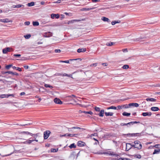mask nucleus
<instances>
[{
    "instance_id": "f257e3e1",
    "label": "nucleus",
    "mask_w": 160,
    "mask_h": 160,
    "mask_svg": "<svg viewBox=\"0 0 160 160\" xmlns=\"http://www.w3.org/2000/svg\"><path fill=\"white\" fill-rule=\"evenodd\" d=\"M95 154H104L109 155L112 156H115V158H113V160H131L130 159L126 158L120 157V154L117 153L116 152L108 151L107 152H102L100 151L95 153Z\"/></svg>"
},
{
    "instance_id": "f03ea898",
    "label": "nucleus",
    "mask_w": 160,
    "mask_h": 160,
    "mask_svg": "<svg viewBox=\"0 0 160 160\" xmlns=\"http://www.w3.org/2000/svg\"><path fill=\"white\" fill-rule=\"evenodd\" d=\"M133 146L134 148H136L137 149L140 150L142 148V145L141 142L138 140H135L133 142Z\"/></svg>"
},
{
    "instance_id": "7ed1b4c3",
    "label": "nucleus",
    "mask_w": 160,
    "mask_h": 160,
    "mask_svg": "<svg viewBox=\"0 0 160 160\" xmlns=\"http://www.w3.org/2000/svg\"><path fill=\"white\" fill-rule=\"evenodd\" d=\"M67 129L68 131L71 133H72V134H74V133L77 132L76 131H74V129H83V128H81L77 127H73L71 128H68Z\"/></svg>"
},
{
    "instance_id": "20e7f679",
    "label": "nucleus",
    "mask_w": 160,
    "mask_h": 160,
    "mask_svg": "<svg viewBox=\"0 0 160 160\" xmlns=\"http://www.w3.org/2000/svg\"><path fill=\"white\" fill-rule=\"evenodd\" d=\"M143 132H142L141 133H128L124 134L127 136L135 137V136H141L143 135Z\"/></svg>"
},
{
    "instance_id": "39448f33",
    "label": "nucleus",
    "mask_w": 160,
    "mask_h": 160,
    "mask_svg": "<svg viewBox=\"0 0 160 160\" xmlns=\"http://www.w3.org/2000/svg\"><path fill=\"white\" fill-rule=\"evenodd\" d=\"M51 132L49 130H46L44 132L43 138L44 139H47L49 137Z\"/></svg>"
},
{
    "instance_id": "423d86ee",
    "label": "nucleus",
    "mask_w": 160,
    "mask_h": 160,
    "mask_svg": "<svg viewBox=\"0 0 160 160\" xmlns=\"http://www.w3.org/2000/svg\"><path fill=\"white\" fill-rule=\"evenodd\" d=\"M76 96L74 95H71L68 96H67L65 99V100H70L72 101L73 100L74 102H76L75 101V100L73 99V98H76Z\"/></svg>"
},
{
    "instance_id": "0eeeda50",
    "label": "nucleus",
    "mask_w": 160,
    "mask_h": 160,
    "mask_svg": "<svg viewBox=\"0 0 160 160\" xmlns=\"http://www.w3.org/2000/svg\"><path fill=\"white\" fill-rule=\"evenodd\" d=\"M126 105L128 106V107H125V108H128L129 107H130L131 106H133L135 107H138L139 106V104L137 103H130L128 104H126Z\"/></svg>"
},
{
    "instance_id": "6e6552de",
    "label": "nucleus",
    "mask_w": 160,
    "mask_h": 160,
    "mask_svg": "<svg viewBox=\"0 0 160 160\" xmlns=\"http://www.w3.org/2000/svg\"><path fill=\"white\" fill-rule=\"evenodd\" d=\"M78 135V134H72V133H66L65 134L63 135H62V136L61 135V137H63V136H69V137H77Z\"/></svg>"
},
{
    "instance_id": "1a4fd4ad",
    "label": "nucleus",
    "mask_w": 160,
    "mask_h": 160,
    "mask_svg": "<svg viewBox=\"0 0 160 160\" xmlns=\"http://www.w3.org/2000/svg\"><path fill=\"white\" fill-rule=\"evenodd\" d=\"M133 147V143H127L126 144V151H129L132 147Z\"/></svg>"
},
{
    "instance_id": "9d476101",
    "label": "nucleus",
    "mask_w": 160,
    "mask_h": 160,
    "mask_svg": "<svg viewBox=\"0 0 160 160\" xmlns=\"http://www.w3.org/2000/svg\"><path fill=\"white\" fill-rule=\"evenodd\" d=\"M12 49V48L10 47L2 49V52L4 54H6L7 52H10Z\"/></svg>"
},
{
    "instance_id": "9b49d317",
    "label": "nucleus",
    "mask_w": 160,
    "mask_h": 160,
    "mask_svg": "<svg viewBox=\"0 0 160 160\" xmlns=\"http://www.w3.org/2000/svg\"><path fill=\"white\" fill-rule=\"evenodd\" d=\"M113 136L110 133H107L103 135V138L106 139H109Z\"/></svg>"
},
{
    "instance_id": "f8f14e48",
    "label": "nucleus",
    "mask_w": 160,
    "mask_h": 160,
    "mask_svg": "<svg viewBox=\"0 0 160 160\" xmlns=\"http://www.w3.org/2000/svg\"><path fill=\"white\" fill-rule=\"evenodd\" d=\"M132 124L131 122H129L127 123H121L120 124V125L121 126H126L127 127H129L131 126L132 125Z\"/></svg>"
},
{
    "instance_id": "ddd939ff",
    "label": "nucleus",
    "mask_w": 160,
    "mask_h": 160,
    "mask_svg": "<svg viewBox=\"0 0 160 160\" xmlns=\"http://www.w3.org/2000/svg\"><path fill=\"white\" fill-rule=\"evenodd\" d=\"M60 17L59 14L52 13L51 15V18L52 19H54L55 18L57 19L58 18Z\"/></svg>"
},
{
    "instance_id": "4468645a",
    "label": "nucleus",
    "mask_w": 160,
    "mask_h": 160,
    "mask_svg": "<svg viewBox=\"0 0 160 160\" xmlns=\"http://www.w3.org/2000/svg\"><path fill=\"white\" fill-rule=\"evenodd\" d=\"M77 145L79 147H83L85 146L86 144L84 142L79 141L78 142Z\"/></svg>"
},
{
    "instance_id": "2eb2a0df",
    "label": "nucleus",
    "mask_w": 160,
    "mask_h": 160,
    "mask_svg": "<svg viewBox=\"0 0 160 160\" xmlns=\"http://www.w3.org/2000/svg\"><path fill=\"white\" fill-rule=\"evenodd\" d=\"M0 21L2 22H4V23L12 22V20H9L8 18H5V19H1Z\"/></svg>"
},
{
    "instance_id": "dca6fc26",
    "label": "nucleus",
    "mask_w": 160,
    "mask_h": 160,
    "mask_svg": "<svg viewBox=\"0 0 160 160\" xmlns=\"http://www.w3.org/2000/svg\"><path fill=\"white\" fill-rule=\"evenodd\" d=\"M7 73L9 74H11L12 76H18L19 75V74L16 72H13L11 71H8Z\"/></svg>"
},
{
    "instance_id": "f3484780",
    "label": "nucleus",
    "mask_w": 160,
    "mask_h": 160,
    "mask_svg": "<svg viewBox=\"0 0 160 160\" xmlns=\"http://www.w3.org/2000/svg\"><path fill=\"white\" fill-rule=\"evenodd\" d=\"M96 8L95 7H93L92 8H83L82 9V11H89L91 10H92L95 9Z\"/></svg>"
},
{
    "instance_id": "a211bd4d",
    "label": "nucleus",
    "mask_w": 160,
    "mask_h": 160,
    "mask_svg": "<svg viewBox=\"0 0 160 160\" xmlns=\"http://www.w3.org/2000/svg\"><path fill=\"white\" fill-rule=\"evenodd\" d=\"M142 115L144 116H151L152 115V113L151 112H143L142 113Z\"/></svg>"
},
{
    "instance_id": "6ab92c4d",
    "label": "nucleus",
    "mask_w": 160,
    "mask_h": 160,
    "mask_svg": "<svg viewBox=\"0 0 160 160\" xmlns=\"http://www.w3.org/2000/svg\"><path fill=\"white\" fill-rule=\"evenodd\" d=\"M86 49L84 48H79L77 50V52L78 53H80L81 52H84L86 51Z\"/></svg>"
},
{
    "instance_id": "aec40b11",
    "label": "nucleus",
    "mask_w": 160,
    "mask_h": 160,
    "mask_svg": "<svg viewBox=\"0 0 160 160\" xmlns=\"http://www.w3.org/2000/svg\"><path fill=\"white\" fill-rule=\"evenodd\" d=\"M102 20L104 22H110V20L108 18L105 17H102Z\"/></svg>"
},
{
    "instance_id": "412c9836",
    "label": "nucleus",
    "mask_w": 160,
    "mask_h": 160,
    "mask_svg": "<svg viewBox=\"0 0 160 160\" xmlns=\"http://www.w3.org/2000/svg\"><path fill=\"white\" fill-rule=\"evenodd\" d=\"M151 109L152 111H157L159 110V108L158 107H151Z\"/></svg>"
},
{
    "instance_id": "4be33fe9",
    "label": "nucleus",
    "mask_w": 160,
    "mask_h": 160,
    "mask_svg": "<svg viewBox=\"0 0 160 160\" xmlns=\"http://www.w3.org/2000/svg\"><path fill=\"white\" fill-rule=\"evenodd\" d=\"M104 111L103 109H102L100 111V113L98 114L99 116L102 117L104 116Z\"/></svg>"
},
{
    "instance_id": "5701e85b",
    "label": "nucleus",
    "mask_w": 160,
    "mask_h": 160,
    "mask_svg": "<svg viewBox=\"0 0 160 160\" xmlns=\"http://www.w3.org/2000/svg\"><path fill=\"white\" fill-rule=\"evenodd\" d=\"M146 100L147 101L151 102H155L156 101V99H155L152 98H148L146 99Z\"/></svg>"
},
{
    "instance_id": "b1692460",
    "label": "nucleus",
    "mask_w": 160,
    "mask_h": 160,
    "mask_svg": "<svg viewBox=\"0 0 160 160\" xmlns=\"http://www.w3.org/2000/svg\"><path fill=\"white\" fill-rule=\"evenodd\" d=\"M12 68L14 70H16L19 72H21L22 71V69L18 67H16L15 66H13Z\"/></svg>"
},
{
    "instance_id": "393cba45",
    "label": "nucleus",
    "mask_w": 160,
    "mask_h": 160,
    "mask_svg": "<svg viewBox=\"0 0 160 160\" xmlns=\"http://www.w3.org/2000/svg\"><path fill=\"white\" fill-rule=\"evenodd\" d=\"M54 102L57 104H60V99L57 98H55L54 99Z\"/></svg>"
},
{
    "instance_id": "a878e982",
    "label": "nucleus",
    "mask_w": 160,
    "mask_h": 160,
    "mask_svg": "<svg viewBox=\"0 0 160 160\" xmlns=\"http://www.w3.org/2000/svg\"><path fill=\"white\" fill-rule=\"evenodd\" d=\"M130 114H131V113H130L127 112H123L122 113V115L123 116H127V117L129 116L130 115Z\"/></svg>"
},
{
    "instance_id": "bb28decb",
    "label": "nucleus",
    "mask_w": 160,
    "mask_h": 160,
    "mask_svg": "<svg viewBox=\"0 0 160 160\" xmlns=\"http://www.w3.org/2000/svg\"><path fill=\"white\" fill-rule=\"evenodd\" d=\"M22 134H27V135H30L32 136H33V134L31 133L30 132H28L24 131V132H22Z\"/></svg>"
},
{
    "instance_id": "cd10ccee",
    "label": "nucleus",
    "mask_w": 160,
    "mask_h": 160,
    "mask_svg": "<svg viewBox=\"0 0 160 160\" xmlns=\"http://www.w3.org/2000/svg\"><path fill=\"white\" fill-rule=\"evenodd\" d=\"M69 147L70 149L75 148L76 147V145H75V143H73L71 144L70 145H69Z\"/></svg>"
},
{
    "instance_id": "c85d7f7f",
    "label": "nucleus",
    "mask_w": 160,
    "mask_h": 160,
    "mask_svg": "<svg viewBox=\"0 0 160 160\" xmlns=\"http://www.w3.org/2000/svg\"><path fill=\"white\" fill-rule=\"evenodd\" d=\"M34 141V140H27L24 142V143L25 144H31L32 142H33Z\"/></svg>"
},
{
    "instance_id": "c756f323",
    "label": "nucleus",
    "mask_w": 160,
    "mask_h": 160,
    "mask_svg": "<svg viewBox=\"0 0 160 160\" xmlns=\"http://www.w3.org/2000/svg\"><path fill=\"white\" fill-rule=\"evenodd\" d=\"M120 22H121V21L120 20L114 21L112 22L111 24L112 25H114L116 23H120Z\"/></svg>"
},
{
    "instance_id": "7c9ffc66",
    "label": "nucleus",
    "mask_w": 160,
    "mask_h": 160,
    "mask_svg": "<svg viewBox=\"0 0 160 160\" xmlns=\"http://www.w3.org/2000/svg\"><path fill=\"white\" fill-rule=\"evenodd\" d=\"M75 20H71L68 21L67 22H65V23H62V24L65 23V24H70L71 23H74L75 22Z\"/></svg>"
},
{
    "instance_id": "2f4dec72",
    "label": "nucleus",
    "mask_w": 160,
    "mask_h": 160,
    "mask_svg": "<svg viewBox=\"0 0 160 160\" xmlns=\"http://www.w3.org/2000/svg\"><path fill=\"white\" fill-rule=\"evenodd\" d=\"M35 3L33 2H31L27 4V6L28 7L33 6L34 5Z\"/></svg>"
},
{
    "instance_id": "473e14b6",
    "label": "nucleus",
    "mask_w": 160,
    "mask_h": 160,
    "mask_svg": "<svg viewBox=\"0 0 160 160\" xmlns=\"http://www.w3.org/2000/svg\"><path fill=\"white\" fill-rule=\"evenodd\" d=\"M105 114L106 116H112L113 115V113L111 112H105Z\"/></svg>"
},
{
    "instance_id": "72a5a7b5",
    "label": "nucleus",
    "mask_w": 160,
    "mask_h": 160,
    "mask_svg": "<svg viewBox=\"0 0 160 160\" xmlns=\"http://www.w3.org/2000/svg\"><path fill=\"white\" fill-rule=\"evenodd\" d=\"M32 24L34 26H38L39 25V23L38 21H33Z\"/></svg>"
},
{
    "instance_id": "f704fd0d",
    "label": "nucleus",
    "mask_w": 160,
    "mask_h": 160,
    "mask_svg": "<svg viewBox=\"0 0 160 160\" xmlns=\"http://www.w3.org/2000/svg\"><path fill=\"white\" fill-rule=\"evenodd\" d=\"M81 112L84 113L85 114H89L90 115H92L93 114L92 112L91 111H88V112L85 111H82V112Z\"/></svg>"
},
{
    "instance_id": "c9c22d12",
    "label": "nucleus",
    "mask_w": 160,
    "mask_h": 160,
    "mask_svg": "<svg viewBox=\"0 0 160 160\" xmlns=\"http://www.w3.org/2000/svg\"><path fill=\"white\" fill-rule=\"evenodd\" d=\"M160 152V149H158V150H157L156 149H155L154 152L153 153V154H158Z\"/></svg>"
},
{
    "instance_id": "e433bc0d",
    "label": "nucleus",
    "mask_w": 160,
    "mask_h": 160,
    "mask_svg": "<svg viewBox=\"0 0 160 160\" xmlns=\"http://www.w3.org/2000/svg\"><path fill=\"white\" fill-rule=\"evenodd\" d=\"M107 109H116L117 107H115L114 106H112L110 107H108Z\"/></svg>"
},
{
    "instance_id": "4c0bfd02",
    "label": "nucleus",
    "mask_w": 160,
    "mask_h": 160,
    "mask_svg": "<svg viewBox=\"0 0 160 160\" xmlns=\"http://www.w3.org/2000/svg\"><path fill=\"white\" fill-rule=\"evenodd\" d=\"M122 68L127 69L129 68V66L128 65H125L122 67Z\"/></svg>"
},
{
    "instance_id": "58836bf2",
    "label": "nucleus",
    "mask_w": 160,
    "mask_h": 160,
    "mask_svg": "<svg viewBox=\"0 0 160 160\" xmlns=\"http://www.w3.org/2000/svg\"><path fill=\"white\" fill-rule=\"evenodd\" d=\"M31 37V35L30 34H28L26 35H24V37L27 39Z\"/></svg>"
},
{
    "instance_id": "ea45409f",
    "label": "nucleus",
    "mask_w": 160,
    "mask_h": 160,
    "mask_svg": "<svg viewBox=\"0 0 160 160\" xmlns=\"http://www.w3.org/2000/svg\"><path fill=\"white\" fill-rule=\"evenodd\" d=\"M13 66L12 64H9L7 65H6L5 67V68L6 69L8 70L10 68L12 67Z\"/></svg>"
},
{
    "instance_id": "a19ab883",
    "label": "nucleus",
    "mask_w": 160,
    "mask_h": 160,
    "mask_svg": "<svg viewBox=\"0 0 160 160\" xmlns=\"http://www.w3.org/2000/svg\"><path fill=\"white\" fill-rule=\"evenodd\" d=\"M58 149L52 148L51 149V152H55L58 151Z\"/></svg>"
},
{
    "instance_id": "79ce46f5",
    "label": "nucleus",
    "mask_w": 160,
    "mask_h": 160,
    "mask_svg": "<svg viewBox=\"0 0 160 160\" xmlns=\"http://www.w3.org/2000/svg\"><path fill=\"white\" fill-rule=\"evenodd\" d=\"M44 86L46 88H52L53 87L49 84H45Z\"/></svg>"
},
{
    "instance_id": "37998d69",
    "label": "nucleus",
    "mask_w": 160,
    "mask_h": 160,
    "mask_svg": "<svg viewBox=\"0 0 160 160\" xmlns=\"http://www.w3.org/2000/svg\"><path fill=\"white\" fill-rule=\"evenodd\" d=\"M134 157L138 159H140L141 158V156L140 154L135 155Z\"/></svg>"
},
{
    "instance_id": "c03bdc74",
    "label": "nucleus",
    "mask_w": 160,
    "mask_h": 160,
    "mask_svg": "<svg viewBox=\"0 0 160 160\" xmlns=\"http://www.w3.org/2000/svg\"><path fill=\"white\" fill-rule=\"evenodd\" d=\"M114 44V42H110L108 43H107V45L108 46H111L112 45H113V44Z\"/></svg>"
},
{
    "instance_id": "a18cd8bd",
    "label": "nucleus",
    "mask_w": 160,
    "mask_h": 160,
    "mask_svg": "<svg viewBox=\"0 0 160 160\" xmlns=\"http://www.w3.org/2000/svg\"><path fill=\"white\" fill-rule=\"evenodd\" d=\"M61 63H69V60L63 61V60H61Z\"/></svg>"
},
{
    "instance_id": "49530a36",
    "label": "nucleus",
    "mask_w": 160,
    "mask_h": 160,
    "mask_svg": "<svg viewBox=\"0 0 160 160\" xmlns=\"http://www.w3.org/2000/svg\"><path fill=\"white\" fill-rule=\"evenodd\" d=\"M7 94H1L0 95V98H3L5 97H7Z\"/></svg>"
},
{
    "instance_id": "de8ad7c7",
    "label": "nucleus",
    "mask_w": 160,
    "mask_h": 160,
    "mask_svg": "<svg viewBox=\"0 0 160 160\" xmlns=\"http://www.w3.org/2000/svg\"><path fill=\"white\" fill-rule=\"evenodd\" d=\"M100 108H99V107H96L95 108V110L96 111L99 112L100 111Z\"/></svg>"
},
{
    "instance_id": "09e8293b",
    "label": "nucleus",
    "mask_w": 160,
    "mask_h": 160,
    "mask_svg": "<svg viewBox=\"0 0 160 160\" xmlns=\"http://www.w3.org/2000/svg\"><path fill=\"white\" fill-rule=\"evenodd\" d=\"M16 6H17V8H20L22 7H24V5H21V4H18V5H16Z\"/></svg>"
},
{
    "instance_id": "8fccbe9b",
    "label": "nucleus",
    "mask_w": 160,
    "mask_h": 160,
    "mask_svg": "<svg viewBox=\"0 0 160 160\" xmlns=\"http://www.w3.org/2000/svg\"><path fill=\"white\" fill-rule=\"evenodd\" d=\"M39 134V133H37L35 134H33V136H34V138L35 139H36L37 137L38 136V135Z\"/></svg>"
},
{
    "instance_id": "3c124183",
    "label": "nucleus",
    "mask_w": 160,
    "mask_h": 160,
    "mask_svg": "<svg viewBox=\"0 0 160 160\" xmlns=\"http://www.w3.org/2000/svg\"><path fill=\"white\" fill-rule=\"evenodd\" d=\"M97 64H98L97 63H93L90 65V66H91V67H93V66L96 67L97 66Z\"/></svg>"
},
{
    "instance_id": "603ef678",
    "label": "nucleus",
    "mask_w": 160,
    "mask_h": 160,
    "mask_svg": "<svg viewBox=\"0 0 160 160\" xmlns=\"http://www.w3.org/2000/svg\"><path fill=\"white\" fill-rule=\"evenodd\" d=\"M21 55L20 54H14L13 56L16 57H19L21 56Z\"/></svg>"
},
{
    "instance_id": "864d4df0",
    "label": "nucleus",
    "mask_w": 160,
    "mask_h": 160,
    "mask_svg": "<svg viewBox=\"0 0 160 160\" xmlns=\"http://www.w3.org/2000/svg\"><path fill=\"white\" fill-rule=\"evenodd\" d=\"M64 14L66 15H68L69 16H72V13H71L65 12L64 13Z\"/></svg>"
},
{
    "instance_id": "5fc2aeb1",
    "label": "nucleus",
    "mask_w": 160,
    "mask_h": 160,
    "mask_svg": "<svg viewBox=\"0 0 160 160\" xmlns=\"http://www.w3.org/2000/svg\"><path fill=\"white\" fill-rule=\"evenodd\" d=\"M132 122V125H133L134 124L140 123V122L139 121L137 122V121H135Z\"/></svg>"
},
{
    "instance_id": "6e6d98bb",
    "label": "nucleus",
    "mask_w": 160,
    "mask_h": 160,
    "mask_svg": "<svg viewBox=\"0 0 160 160\" xmlns=\"http://www.w3.org/2000/svg\"><path fill=\"white\" fill-rule=\"evenodd\" d=\"M30 24V22L29 21L26 22L24 23L25 25H29Z\"/></svg>"
},
{
    "instance_id": "4d7b16f0",
    "label": "nucleus",
    "mask_w": 160,
    "mask_h": 160,
    "mask_svg": "<svg viewBox=\"0 0 160 160\" xmlns=\"http://www.w3.org/2000/svg\"><path fill=\"white\" fill-rule=\"evenodd\" d=\"M9 96H12V97H14V95L13 94H7V98H8V97Z\"/></svg>"
},
{
    "instance_id": "13d9d810",
    "label": "nucleus",
    "mask_w": 160,
    "mask_h": 160,
    "mask_svg": "<svg viewBox=\"0 0 160 160\" xmlns=\"http://www.w3.org/2000/svg\"><path fill=\"white\" fill-rule=\"evenodd\" d=\"M154 147L156 148H160V144H156Z\"/></svg>"
},
{
    "instance_id": "bf43d9fd",
    "label": "nucleus",
    "mask_w": 160,
    "mask_h": 160,
    "mask_svg": "<svg viewBox=\"0 0 160 160\" xmlns=\"http://www.w3.org/2000/svg\"><path fill=\"white\" fill-rule=\"evenodd\" d=\"M122 107H123V106H118L117 108H118V109H122Z\"/></svg>"
},
{
    "instance_id": "052dcab7",
    "label": "nucleus",
    "mask_w": 160,
    "mask_h": 160,
    "mask_svg": "<svg viewBox=\"0 0 160 160\" xmlns=\"http://www.w3.org/2000/svg\"><path fill=\"white\" fill-rule=\"evenodd\" d=\"M23 67L25 69H27L29 67L28 65H25L23 66Z\"/></svg>"
},
{
    "instance_id": "680f3d73",
    "label": "nucleus",
    "mask_w": 160,
    "mask_h": 160,
    "mask_svg": "<svg viewBox=\"0 0 160 160\" xmlns=\"http://www.w3.org/2000/svg\"><path fill=\"white\" fill-rule=\"evenodd\" d=\"M1 73L2 74H7V71H2L1 72Z\"/></svg>"
},
{
    "instance_id": "e2e57ef3",
    "label": "nucleus",
    "mask_w": 160,
    "mask_h": 160,
    "mask_svg": "<svg viewBox=\"0 0 160 160\" xmlns=\"http://www.w3.org/2000/svg\"><path fill=\"white\" fill-rule=\"evenodd\" d=\"M103 66H108V64L107 63H104L102 64Z\"/></svg>"
},
{
    "instance_id": "0e129e2a",
    "label": "nucleus",
    "mask_w": 160,
    "mask_h": 160,
    "mask_svg": "<svg viewBox=\"0 0 160 160\" xmlns=\"http://www.w3.org/2000/svg\"><path fill=\"white\" fill-rule=\"evenodd\" d=\"M122 51L123 52H128V50L127 48L124 49L122 50Z\"/></svg>"
},
{
    "instance_id": "69168bd1",
    "label": "nucleus",
    "mask_w": 160,
    "mask_h": 160,
    "mask_svg": "<svg viewBox=\"0 0 160 160\" xmlns=\"http://www.w3.org/2000/svg\"><path fill=\"white\" fill-rule=\"evenodd\" d=\"M25 94V93L24 92H21V93H20V96H22V95H24Z\"/></svg>"
},
{
    "instance_id": "338daca9",
    "label": "nucleus",
    "mask_w": 160,
    "mask_h": 160,
    "mask_svg": "<svg viewBox=\"0 0 160 160\" xmlns=\"http://www.w3.org/2000/svg\"><path fill=\"white\" fill-rule=\"evenodd\" d=\"M55 52H60V49H56L55 50Z\"/></svg>"
},
{
    "instance_id": "774afa93",
    "label": "nucleus",
    "mask_w": 160,
    "mask_h": 160,
    "mask_svg": "<svg viewBox=\"0 0 160 160\" xmlns=\"http://www.w3.org/2000/svg\"><path fill=\"white\" fill-rule=\"evenodd\" d=\"M100 0H92V2H98Z\"/></svg>"
}]
</instances>
